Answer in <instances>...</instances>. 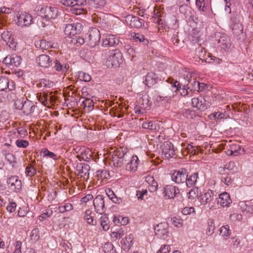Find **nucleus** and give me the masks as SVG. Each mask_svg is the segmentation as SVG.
I'll use <instances>...</instances> for the list:
<instances>
[{
  "mask_svg": "<svg viewBox=\"0 0 253 253\" xmlns=\"http://www.w3.org/2000/svg\"><path fill=\"white\" fill-rule=\"evenodd\" d=\"M168 82L170 84V88H169L164 96H160V101H165L166 102L170 103L172 99L177 95V92L181 88V84L177 81L173 79H169Z\"/></svg>",
  "mask_w": 253,
  "mask_h": 253,
  "instance_id": "1",
  "label": "nucleus"
},
{
  "mask_svg": "<svg viewBox=\"0 0 253 253\" xmlns=\"http://www.w3.org/2000/svg\"><path fill=\"white\" fill-rule=\"evenodd\" d=\"M129 158L130 155L126 148H120L113 156V166L117 168H120L124 164V162L127 161Z\"/></svg>",
  "mask_w": 253,
  "mask_h": 253,
  "instance_id": "2",
  "label": "nucleus"
},
{
  "mask_svg": "<svg viewBox=\"0 0 253 253\" xmlns=\"http://www.w3.org/2000/svg\"><path fill=\"white\" fill-rule=\"evenodd\" d=\"M61 3L66 6L71 7L73 13L80 15L83 13L84 10L83 5L85 3V0H60Z\"/></svg>",
  "mask_w": 253,
  "mask_h": 253,
  "instance_id": "3",
  "label": "nucleus"
},
{
  "mask_svg": "<svg viewBox=\"0 0 253 253\" xmlns=\"http://www.w3.org/2000/svg\"><path fill=\"white\" fill-rule=\"evenodd\" d=\"M123 61V56L121 51L118 49H115L109 52L107 58V64L115 68L119 66Z\"/></svg>",
  "mask_w": 253,
  "mask_h": 253,
  "instance_id": "4",
  "label": "nucleus"
},
{
  "mask_svg": "<svg viewBox=\"0 0 253 253\" xmlns=\"http://www.w3.org/2000/svg\"><path fill=\"white\" fill-rule=\"evenodd\" d=\"M15 21L21 28L28 27L34 23V19L31 14L24 12L17 16Z\"/></svg>",
  "mask_w": 253,
  "mask_h": 253,
  "instance_id": "5",
  "label": "nucleus"
},
{
  "mask_svg": "<svg viewBox=\"0 0 253 253\" xmlns=\"http://www.w3.org/2000/svg\"><path fill=\"white\" fill-rule=\"evenodd\" d=\"M38 14L46 20L55 19L58 15V10L54 7H42L38 9Z\"/></svg>",
  "mask_w": 253,
  "mask_h": 253,
  "instance_id": "6",
  "label": "nucleus"
},
{
  "mask_svg": "<svg viewBox=\"0 0 253 253\" xmlns=\"http://www.w3.org/2000/svg\"><path fill=\"white\" fill-rule=\"evenodd\" d=\"M83 29L81 23L76 22L68 24L66 25L64 29V33L66 35L72 37L79 33Z\"/></svg>",
  "mask_w": 253,
  "mask_h": 253,
  "instance_id": "7",
  "label": "nucleus"
},
{
  "mask_svg": "<svg viewBox=\"0 0 253 253\" xmlns=\"http://www.w3.org/2000/svg\"><path fill=\"white\" fill-rule=\"evenodd\" d=\"M217 46L221 50L228 51L231 46L230 38L226 34H219L216 37Z\"/></svg>",
  "mask_w": 253,
  "mask_h": 253,
  "instance_id": "8",
  "label": "nucleus"
},
{
  "mask_svg": "<svg viewBox=\"0 0 253 253\" xmlns=\"http://www.w3.org/2000/svg\"><path fill=\"white\" fill-rule=\"evenodd\" d=\"M88 44L90 47L95 46L98 43L101 34L100 31L96 28H92L88 32Z\"/></svg>",
  "mask_w": 253,
  "mask_h": 253,
  "instance_id": "9",
  "label": "nucleus"
},
{
  "mask_svg": "<svg viewBox=\"0 0 253 253\" xmlns=\"http://www.w3.org/2000/svg\"><path fill=\"white\" fill-rule=\"evenodd\" d=\"M104 199L103 195H98L93 199V204L95 211L98 213L102 214L106 211Z\"/></svg>",
  "mask_w": 253,
  "mask_h": 253,
  "instance_id": "10",
  "label": "nucleus"
},
{
  "mask_svg": "<svg viewBox=\"0 0 253 253\" xmlns=\"http://www.w3.org/2000/svg\"><path fill=\"white\" fill-rule=\"evenodd\" d=\"M192 105L193 107L202 111H205L211 106V103L205 100V98L200 96L197 98H193L191 100Z\"/></svg>",
  "mask_w": 253,
  "mask_h": 253,
  "instance_id": "11",
  "label": "nucleus"
},
{
  "mask_svg": "<svg viewBox=\"0 0 253 253\" xmlns=\"http://www.w3.org/2000/svg\"><path fill=\"white\" fill-rule=\"evenodd\" d=\"M6 183L11 190L15 192H19L22 188V182L17 176H11L7 178Z\"/></svg>",
  "mask_w": 253,
  "mask_h": 253,
  "instance_id": "12",
  "label": "nucleus"
},
{
  "mask_svg": "<svg viewBox=\"0 0 253 253\" xmlns=\"http://www.w3.org/2000/svg\"><path fill=\"white\" fill-rule=\"evenodd\" d=\"M85 4L83 5L84 8L83 12H86L87 8H101L106 3L105 0H85Z\"/></svg>",
  "mask_w": 253,
  "mask_h": 253,
  "instance_id": "13",
  "label": "nucleus"
},
{
  "mask_svg": "<svg viewBox=\"0 0 253 253\" xmlns=\"http://www.w3.org/2000/svg\"><path fill=\"white\" fill-rule=\"evenodd\" d=\"M171 179L177 184L184 183L187 179V172L185 169L175 170L171 175Z\"/></svg>",
  "mask_w": 253,
  "mask_h": 253,
  "instance_id": "14",
  "label": "nucleus"
},
{
  "mask_svg": "<svg viewBox=\"0 0 253 253\" xmlns=\"http://www.w3.org/2000/svg\"><path fill=\"white\" fill-rule=\"evenodd\" d=\"M162 153L166 159H169L175 155V150L172 143L169 141H165L162 145Z\"/></svg>",
  "mask_w": 253,
  "mask_h": 253,
  "instance_id": "15",
  "label": "nucleus"
},
{
  "mask_svg": "<svg viewBox=\"0 0 253 253\" xmlns=\"http://www.w3.org/2000/svg\"><path fill=\"white\" fill-rule=\"evenodd\" d=\"M168 225L166 222L161 223L155 227V232L160 238L165 239L168 236Z\"/></svg>",
  "mask_w": 253,
  "mask_h": 253,
  "instance_id": "16",
  "label": "nucleus"
},
{
  "mask_svg": "<svg viewBox=\"0 0 253 253\" xmlns=\"http://www.w3.org/2000/svg\"><path fill=\"white\" fill-rule=\"evenodd\" d=\"M120 42L119 39L115 35H106L102 37L103 46H113L118 45Z\"/></svg>",
  "mask_w": 253,
  "mask_h": 253,
  "instance_id": "17",
  "label": "nucleus"
},
{
  "mask_svg": "<svg viewBox=\"0 0 253 253\" xmlns=\"http://www.w3.org/2000/svg\"><path fill=\"white\" fill-rule=\"evenodd\" d=\"M22 59L20 56L16 55H7L2 61V63L7 66L18 67L21 63Z\"/></svg>",
  "mask_w": 253,
  "mask_h": 253,
  "instance_id": "18",
  "label": "nucleus"
},
{
  "mask_svg": "<svg viewBox=\"0 0 253 253\" xmlns=\"http://www.w3.org/2000/svg\"><path fill=\"white\" fill-rule=\"evenodd\" d=\"M240 16L239 15H233L231 18L230 26L234 33L239 34L243 31V28L240 22Z\"/></svg>",
  "mask_w": 253,
  "mask_h": 253,
  "instance_id": "19",
  "label": "nucleus"
},
{
  "mask_svg": "<svg viewBox=\"0 0 253 253\" xmlns=\"http://www.w3.org/2000/svg\"><path fill=\"white\" fill-rule=\"evenodd\" d=\"M90 166L86 164L80 163L76 166V171L78 172V175L81 177H83L85 179L89 177V171Z\"/></svg>",
  "mask_w": 253,
  "mask_h": 253,
  "instance_id": "20",
  "label": "nucleus"
},
{
  "mask_svg": "<svg viewBox=\"0 0 253 253\" xmlns=\"http://www.w3.org/2000/svg\"><path fill=\"white\" fill-rule=\"evenodd\" d=\"M163 193L168 199H172L179 193V190L175 186L168 185L165 187Z\"/></svg>",
  "mask_w": 253,
  "mask_h": 253,
  "instance_id": "21",
  "label": "nucleus"
},
{
  "mask_svg": "<svg viewBox=\"0 0 253 253\" xmlns=\"http://www.w3.org/2000/svg\"><path fill=\"white\" fill-rule=\"evenodd\" d=\"M129 158H130V159L129 160L128 159H127L128 162L126 165V169L130 172H135L137 169L139 162V159L135 155L132 156V157L130 156Z\"/></svg>",
  "mask_w": 253,
  "mask_h": 253,
  "instance_id": "22",
  "label": "nucleus"
},
{
  "mask_svg": "<svg viewBox=\"0 0 253 253\" xmlns=\"http://www.w3.org/2000/svg\"><path fill=\"white\" fill-rule=\"evenodd\" d=\"M214 192L211 190H209L206 192L201 194L198 197V200L202 205H206L212 201L214 197Z\"/></svg>",
  "mask_w": 253,
  "mask_h": 253,
  "instance_id": "23",
  "label": "nucleus"
},
{
  "mask_svg": "<svg viewBox=\"0 0 253 253\" xmlns=\"http://www.w3.org/2000/svg\"><path fill=\"white\" fill-rule=\"evenodd\" d=\"M186 80H187V84L189 85L191 91H199L200 82L196 81L195 77H193L190 73L187 74Z\"/></svg>",
  "mask_w": 253,
  "mask_h": 253,
  "instance_id": "24",
  "label": "nucleus"
},
{
  "mask_svg": "<svg viewBox=\"0 0 253 253\" xmlns=\"http://www.w3.org/2000/svg\"><path fill=\"white\" fill-rule=\"evenodd\" d=\"M231 203L229 194L224 192L219 195L217 203L223 207H229Z\"/></svg>",
  "mask_w": 253,
  "mask_h": 253,
  "instance_id": "25",
  "label": "nucleus"
},
{
  "mask_svg": "<svg viewBox=\"0 0 253 253\" xmlns=\"http://www.w3.org/2000/svg\"><path fill=\"white\" fill-rule=\"evenodd\" d=\"M37 62L41 67L45 68L51 65L52 59L47 55L42 54L37 58Z\"/></svg>",
  "mask_w": 253,
  "mask_h": 253,
  "instance_id": "26",
  "label": "nucleus"
},
{
  "mask_svg": "<svg viewBox=\"0 0 253 253\" xmlns=\"http://www.w3.org/2000/svg\"><path fill=\"white\" fill-rule=\"evenodd\" d=\"M126 21L127 23L129 22V25L133 27L139 28L142 27L143 20L136 16H133L131 15H128L126 17Z\"/></svg>",
  "mask_w": 253,
  "mask_h": 253,
  "instance_id": "27",
  "label": "nucleus"
},
{
  "mask_svg": "<svg viewBox=\"0 0 253 253\" xmlns=\"http://www.w3.org/2000/svg\"><path fill=\"white\" fill-rule=\"evenodd\" d=\"M239 206L243 212L246 214L253 213V205L251 201H242L239 203Z\"/></svg>",
  "mask_w": 253,
  "mask_h": 253,
  "instance_id": "28",
  "label": "nucleus"
},
{
  "mask_svg": "<svg viewBox=\"0 0 253 253\" xmlns=\"http://www.w3.org/2000/svg\"><path fill=\"white\" fill-rule=\"evenodd\" d=\"M226 153L228 155H233L235 156H238L240 154L241 150V146L237 143H232L227 147H228Z\"/></svg>",
  "mask_w": 253,
  "mask_h": 253,
  "instance_id": "29",
  "label": "nucleus"
},
{
  "mask_svg": "<svg viewBox=\"0 0 253 253\" xmlns=\"http://www.w3.org/2000/svg\"><path fill=\"white\" fill-rule=\"evenodd\" d=\"M35 108V106L34 103L31 101L26 99L23 104L22 110L24 114L28 115L34 112Z\"/></svg>",
  "mask_w": 253,
  "mask_h": 253,
  "instance_id": "30",
  "label": "nucleus"
},
{
  "mask_svg": "<svg viewBox=\"0 0 253 253\" xmlns=\"http://www.w3.org/2000/svg\"><path fill=\"white\" fill-rule=\"evenodd\" d=\"M133 236L132 234H129L123 239L121 242L122 248L125 251H128L133 244Z\"/></svg>",
  "mask_w": 253,
  "mask_h": 253,
  "instance_id": "31",
  "label": "nucleus"
},
{
  "mask_svg": "<svg viewBox=\"0 0 253 253\" xmlns=\"http://www.w3.org/2000/svg\"><path fill=\"white\" fill-rule=\"evenodd\" d=\"M158 80L156 74L153 72L148 73L145 76V84L148 86L151 87L155 84Z\"/></svg>",
  "mask_w": 253,
  "mask_h": 253,
  "instance_id": "32",
  "label": "nucleus"
},
{
  "mask_svg": "<svg viewBox=\"0 0 253 253\" xmlns=\"http://www.w3.org/2000/svg\"><path fill=\"white\" fill-rule=\"evenodd\" d=\"M142 126L144 129L157 130L159 128V125L157 121H147L143 122Z\"/></svg>",
  "mask_w": 253,
  "mask_h": 253,
  "instance_id": "33",
  "label": "nucleus"
},
{
  "mask_svg": "<svg viewBox=\"0 0 253 253\" xmlns=\"http://www.w3.org/2000/svg\"><path fill=\"white\" fill-rule=\"evenodd\" d=\"M95 213H93L90 210H87L84 212V218L86 222L92 225L96 224V221L94 219Z\"/></svg>",
  "mask_w": 253,
  "mask_h": 253,
  "instance_id": "34",
  "label": "nucleus"
},
{
  "mask_svg": "<svg viewBox=\"0 0 253 253\" xmlns=\"http://www.w3.org/2000/svg\"><path fill=\"white\" fill-rule=\"evenodd\" d=\"M198 178V172H194L192 173L189 177H188V175L187 174V179L185 183L187 187H190L196 184Z\"/></svg>",
  "mask_w": 253,
  "mask_h": 253,
  "instance_id": "35",
  "label": "nucleus"
},
{
  "mask_svg": "<svg viewBox=\"0 0 253 253\" xmlns=\"http://www.w3.org/2000/svg\"><path fill=\"white\" fill-rule=\"evenodd\" d=\"M105 192L109 199L113 203L119 204L122 202V199L120 198L117 197L114 191L110 188L106 189Z\"/></svg>",
  "mask_w": 253,
  "mask_h": 253,
  "instance_id": "36",
  "label": "nucleus"
},
{
  "mask_svg": "<svg viewBox=\"0 0 253 253\" xmlns=\"http://www.w3.org/2000/svg\"><path fill=\"white\" fill-rule=\"evenodd\" d=\"M179 11L180 13L183 14L186 19H189L192 16L191 9L187 5H182L179 7Z\"/></svg>",
  "mask_w": 253,
  "mask_h": 253,
  "instance_id": "37",
  "label": "nucleus"
},
{
  "mask_svg": "<svg viewBox=\"0 0 253 253\" xmlns=\"http://www.w3.org/2000/svg\"><path fill=\"white\" fill-rule=\"evenodd\" d=\"M53 86V83L49 80L42 79H41L37 84L38 88H50Z\"/></svg>",
  "mask_w": 253,
  "mask_h": 253,
  "instance_id": "38",
  "label": "nucleus"
},
{
  "mask_svg": "<svg viewBox=\"0 0 253 253\" xmlns=\"http://www.w3.org/2000/svg\"><path fill=\"white\" fill-rule=\"evenodd\" d=\"M131 37L134 40L135 42H139L144 45H146L149 43L148 40L144 38V36L140 33H132L131 34Z\"/></svg>",
  "mask_w": 253,
  "mask_h": 253,
  "instance_id": "39",
  "label": "nucleus"
},
{
  "mask_svg": "<svg viewBox=\"0 0 253 253\" xmlns=\"http://www.w3.org/2000/svg\"><path fill=\"white\" fill-rule=\"evenodd\" d=\"M146 181L150 185V189L151 191H155L157 190L158 185L157 182L155 180L153 176H146Z\"/></svg>",
  "mask_w": 253,
  "mask_h": 253,
  "instance_id": "40",
  "label": "nucleus"
},
{
  "mask_svg": "<svg viewBox=\"0 0 253 253\" xmlns=\"http://www.w3.org/2000/svg\"><path fill=\"white\" fill-rule=\"evenodd\" d=\"M100 224L104 231L109 230L110 227L109 219L106 214H103L101 216L100 218Z\"/></svg>",
  "mask_w": 253,
  "mask_h": 253,
  "instance_id": "41",
  "label": "nucleus"
},
{
  "mask_svg": "<svg viewBox=\"0 0 253 253\" xmlns=\"http://www.w3.org/2000/svg\"><path fill=\"white\" fill-rule=\"evenodd\" d=\"M113 222L115 224H121V225H126L128 222V219L126 217H123L121 215H115L113 219Z\"/></svg>",
  "mask_w": 253,
  "mask_h": 253,
  "instance_id": "42",
  "label": "nucleus"
},
{
  "mask_svg": "<svg viewBox=\"0 0 253 253\" xmlns=\"http://www.w3.org/2000/svg\"><path fill=\"white\" fill-rule=\"evenodd\" d=\"M54 68L57 71L66 72L69 69V66L66 64H62L59 61L55 60Z\"/></svg>",
  "mask_w": 253,
  "mask_h": 253,
  "instance_id": "43",
  "label": "nucleus"
},
{
  "mask_svg": "<svg viewBox=\"0 0 253 253\" xmlns=\"http://www.w3.org/2000/svg\"><path fill=\"white\" fill-rule=\"evenodd\" d=\"M196 6L200 12H205L207 9L205 0H196Z\"/></svg>",
  "mask_w": 253,
  "mask_h": 253,
  "instance_id": "44",
  "label": "nucleus"
},
{
  "mask_svg": "<svg viewBox=\"0 0 253 253\" xmlns=\"http://www.w3.org/2000/svg\"><path fill=\"white\" fill-rule=\"evenodd\" d=\"M9 80L6 77H0V91H3L9 87Z\"/></svg>",
  "mask_w": 253,
  "mask_h": 253,
  "instance_id": "45",
  "label": "nucleus"
},
{
  "mask_svg": "<svg viewBox=\"0 0 253 253\" xmlns=\"http://www.w3.org/2000/svg\"><path fill=\"white\" fill-rule=\"evenodd\" d=\"M77 76L80 80L84 82H89L91 80V77L88 74L83 71L78 72Z\"/></svg>",
  "mask_w": 253,
  "mask_h": 253,
  "instance_id": "46",
  "label": "nucleus"
},
{
  "mask_svg": "<svg viewBox=\"0 0 253 253\" xmlns=\"http://www.w3.org/2000/svg\"><path fill=\"white\" fill-rule=\"evenodd\" d=\"M41 153L42 154L43 157L49 158L54 160H56L58 158L56 154L48 151L47 149L42 150Z\"/></svg>",
  "mask_w": 253,
  "mask_h": 253,
  "instance_id": "47",
  "label": "nucleus"
},
{
  "mask_svg": "<svg viewBox=\"0 0 253 253\" xmlns=\"http://www.w3.org/2000/svg\"><path fill=\"white\" fill-rule=\"evenodd\" d=\"M5 158L8 163L12 166V167L16 164V158L14 155L11 153H7L5 155Z\"/></svg>",
  "mask_w": 253,
  "mask_h": 253,
  "instance_id": "48",
  "label": "nucleus"
},
{
  "mask_svg": "<svg viewBox=\"0 0 253 253\" xmlns=\"http://www.w3.org/2000/svg\"><path fill=\"white\" fill-rule=\"evenodd\" d=\"M96 175L101 179H108L109 173L106 170H99L96 172Z\"/></svg>",
  "mask_w": 253,
  "mask_h": 253,
  "instance_id": "49",
  "label": "nucleus"
},
{
  "mask_svg": "<svg viewBox=\"0 0 253 253\" xmlns=\"http://www.w3.org/2000/svg\"><path fill=\"white\" fill-rule=\"evenodd\" d=\"M36 46H39L42 49H47L51 47V43L45 40H41L37 42Z\"/></svg>",
  "mask_w": 253,
  "mask_h": 253,
  "instance_id": "50",
  "label": "nucleus"
},
{
  "mask_svg": "<svg viewBox=\"0 0 253 253\" xmlns=\"http://www.w3.org/2000/svg\"><path fill=\"white\" fill-rule=\"evenodd\" d=\"M183 215H195V209L193 207H186L183 208L181 211Z\"/></svg>",
  "mask_w": 253,
  "mask_h": 253,
  "instance_id": "51",
  "label": "nucleus"
},
{
  "mask_svg": "<svg viewBox=\"0 0 253 253\" xmlns=\"http://www.w3.org/2000/svg\"><path fill=\"white\" fill-rule=\"evenodd\" d=\"M170 221L173 225L177 227H181L183 224L182 220L175 216L171 217Z\"/></svg>",
  "mask_w": 253,
  "mask_h": 253,
  "instance_id": "52",
  "label": "nucleus"
},
{
  "mask_svg": "<svg viewBox=\"0 0 253 253\" xmlns=\"http://www.w3.org/2000/svg\"><path fill=\"white\" fill-rule=\"evenodd\" d=\"M220 233L222 236H228L230 234L229 226L228 225L222 226L220 228Z\"/></svg>",
  "mask_w": 253,
  "mask_h": 253,
  "instance_id": "53",
  "label": "nucleus"
},
{
  "mask_svg": "<svg viewBox=\"0 0 253 253\" xmlns=\"http://www.w3.org/2000/svg\"><path fill=\"white\" fill-rule=\"evenodd\" d=\"M16 146L19 148H25L29 145V142L25 140L18 139L15 142Z\"/></svg>",
  "mask_w": 253,
  "mask_h": 253,
  "instance_id": "54",
  "label": "nucleus"
},
{
  "mask_svg": "<svg viewBox=\"0 0 253 253\" xmlns=\"http://www.w3.org/2000/svg\"><path fill=\"white\" fill-rule=\"evenodd\" d=\"M39 231L37 228H35L32 230L31 234V238L32 240L36 242L39 239L40 236L39 235Z\"/></svg>",
  "mask_w": 253,
  "mask_h": 253,
  "instance_id": "55",
  "label": "nucleus"
},
{
  "mask_svg": "<svg viewBox=\"0 0 253 253\" xmlns=\"http://www.w3.org/2000/svg\"><path fill=\"white\" fill-rule=\"evenodd\" d=\"M53 213L52 210L50 209H47L46 211V212L42 213L40 216V220L41 221H43V219H45L46 217H50Z\"/></svg>",
  "mask_w": 253,
  "mask_h": 253,
  "instance_id": "56",
  "label": "nucleus"
},
{
  "mask_svg": "<svg viewBox=\"0 0 253 253\" xmlns=\"http://www.w3.org/2000/svg\"><path fill=\"white\" fill-rule=\"evenodd\" d=\"M25 100L24 98H20L15 100L14 102V106L16 109L18 110H21L23 107V104L24 103Z\"/></svg>",
  "mask_w": 253,
  "mask_h": 253,
  "instance_id": "57",
  "label": "nucleus"
},
{
  "mask_svg": "<svg viewBox=\"0 0 253 253\" xmlns=\"http://www.w3.org/2000/svg\"><path fill=\"white\" fill-rule=\"evenodd\" d=\"M226 169L232 172H235L237 170V167L234 162L230 161L225 166Z\"/></svg>",
  "mask_w": 253,
  "mask_h": 253,
  "instance_id": "58",
  "label": "nucleus"
},
{
  "mask_svg": "<svg viewBox=\"0 0 253 253\" xmlns=\"http://www.w3.org/2000/svg\"><path fill=\"white\" fill-rule=\"evenodd\" d=\"M147 190H137L136 191V196H137L138 200H143L144 196L147 194Z\"/></svg>",
  "mask_w": 253,
  "mask_h": 253,
  "instance_id": "59",
  "label": "nucleus"
},
{
  "mask_svg": "<svg viewBox=\"0 0 253 253\" xmlns=\"http://www.w3.org/2000/svg\"><path fill=\"white\" fill-rule=\"evenodd\" d=\"M214 229L215 227L213 222L212 221H211L208 223V227L206 231V234L208 235H212L214 232Z\"/></svg>",
  "mask_w": 253,
  "mask_h": 253,
  "instance_id": "60",
  "label": "nucleus"
},
{
  "mask_svg": "<svg viewBox=\"0 0 253 253\" xmlns=\"http://www.w3.org/2000/svg\"><path fill=\"white\" fill-rule=\"evenodd\" d=\"M221 181L227 185H229L232 183V178L229 175H224L221 177Z\"/></svg>",
  "mask_w": 253,
  "mask_h": 253,
  "instance_id": "61",
  "label": "nucleus"
},
{
  "mask_svg": "<svg viewBox=\"0 0 253 253\" xmlns=\"http://www.w3.org/2000/svg\"><path fill=\"white\" fill-rule=\"evenodd\" d=\"M16 204L15 202H10L6 207V210L10 213L15 211L16 208Z\"/></svg>",
  "mask_w": 253,
  "mask_h": 253,
  "instance_id": "62",
  "label": "nucleus"
},
{
  "mask_svg": "<svg viewBox=\"0 0 253 253\" xmlns=\"http://www.w3.org/2000/svg\"><path fill=\"white\" fill-rule=\"evenodd\" d=\"M25 172L28 176H32L36 173V171L33 167L30 166L26 168Z\"/></svg>",
  "mask_w": 253,
  "mask_h": 253,
  "instance_id": "63",
  "label": "nucleus"
},
{
  "mask_svg": "<svg viewBox=\"0 0 253 253\" xmlns=\"http://www.w3.org/2000/svg\"><path fill=\"white\" fill-rule=\"evenodd\" d=\"M170 250V247L169 245H163L157 253H168Z\"/></svg>",
  "mask_w": 253,
  "mask_h": 253,
  "instance_id": "64",
  "label": "nucleus"
}]
</instances>
